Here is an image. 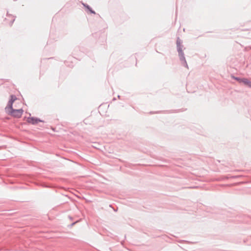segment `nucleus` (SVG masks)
I'll return each mask as SVG.
<instances>
[{
    "label": "nucleus",
    "instance_id": "nucleus-1",
    "mask_svg": "<svg viewBox=\"0 0 251 251\" xmlns=\"http://www.w3.org/2000/svg\"><path fill=\"white\" fill-rule=\"evenodd\" d=\"M176 46H177V50L178 53V56L180 59V60L181 61V63L182 65L186 67L187 68H188V66L186 62V60L185 58L184 53L183 51V46L182 45V41L179 38H177L176 40Z\"/></svg>",
    "mask_w": 251,
    "mask_h": 251
},
{
    "label": "nucleus",
    "instance_id": "nucleus-2",
    "mask_svg": "<svg viewBox=\"0 0 251 251\" xmlns=\"http://www.w3.org/2000/svg\"><path fill=\"white\" fill-rule=\"evenodd\" d=\"M10 110L9 113L13 117L16 118H20L23 113V110L22 109H14L13 108L12 109H9Z\"/></svg>",
    "mask_w": 251,
    "mask_h": 251
},
{
    "label": "nucleus",
    "instance_id": "nucleus-3",
    "mask_svg": "<svg viewBox=\"0 0 251 251\" xmlns=\"http://www.w3.org/2000/svg\"><path fill=\"white\" fill-rule=\"evenodd\" d=\"M42 122L41 120H40L39 119L36 118H34V117H31V118H29L28 119V122L30 124H32L33 125L36 124L38 122Z\"/></svg>",
    "mask_w": 251,
    "mask_h": 251
},
{
    "label": "nucleus",
    "instance_id": "nucleus-4",
    "mask_svg": "<svg viewBox=\"0 0 251 251\" xmlns=\"http://www.w3.org/2000/svg\"><path fill=\"white\" fill-rule=\"evenodd\" d=\"M16 100V97L15 96H14V95L11 96V99L8 101V105H7L8 109H12L13 103Z\"/></svg>",
    "mask_w": 251,
    "mask_h": 251
},
{
    "label": "nucleus",
    "instance_id": "nucleus-5",
    "mask_svg": "<svg viewBox=\"0 0 251 251\" xmlns=\"http://www.w3.org/2000/svg\"><path fill=\"white\" fill-rule=\"evenodd\" d=\"M242 82L249 87L251 88V81L249 80L248 79L245 78H243L242 79Z\"/></svg>",
    "mask_w": 251,
    "mask_h": 251
},
{
    "label": "nucleus",
    "instance_id": "nucleus-6",
    "mask_svg": "<svg viewBox=\"0 0 251 251\" xmlns=\"http://www.w3.org/2000/svg\"><path fill=\"white\" fill-rule=\"evenodd\" d=\"M83 5L86 7L90 11L91 13H93V14H95V12L94 11H93L91 8L88 5H86L85 4H83Z\"/></svg>",
    "mask_w": 251,
    "mask_h": 251
},
{
    "label": "nucleus",
    "instance_id": "nucleus-7",
    "mask_svg": "<svg viewBox=\"0 0 251 251\" xmlns=\"http://www.w3.org/2000/svg\"><path fill=\"white\" fill-rule=\"evenodd\" d=\"M234 79L237 80L238 81H239V82H242V79L243 78H240L239 77H235V76H233L232 77Z\"/></svg>",
    "mask_w": 251,
    "mask_h": 251
}]
</instances>
